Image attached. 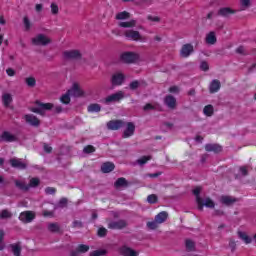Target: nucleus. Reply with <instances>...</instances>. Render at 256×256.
<instances>
[{"mask_svg": "<svg viewBox=\"0 0 256 256\" xmlns=\"http://www.w3.org/2000/svg\"><path fill=\"white\" fill-rule=\"evenodd\" d=\"M220 201L223 205H227L229 207L230 205L237 203V198L232 196H221Z\"/></svg>", "mask_w": 256, "mask_h": 256, "instance_id": "24", "label": "nucleus"}, {"mask_svg": "<svg viewBox=\"0 0 256 256\" xmlns=\"http://www.w3.org/2000/svg\"><path fill=\"white\" fill-rule=\"evenodd\" d=\"M68 200L67 198H61L58 202V207L63 209V207H67Z\"/></svg>", "mask_w": 256, "mask_h": 256, "instance_id": "56", "label": "nucleus"}, {"mask_svg": "<svg viewBox=\"0 0 256 256\" xmlns=\"http://www.w3.org/2000/svg\"><path fill=\"white\" fill-rule=\"evenodd\" d=\"M147 19H148V21H153L154 23H159L161 21L160 17L152 16V15H148Z\"/></svg>", "mask_w": 256, "mask_h": 256, "instance_id": "59", "label": "nucleus"}, {"mask_svg": "<svg viewBox=\"0 0 256 256\" xmlns=\"http://www.w3.org/2000/svg\"><path fill=\"white\" fill-rule=\"evenodd\" d=\"M147 201L150 203V205H155V203L159 202V197H157L156 194L148 195Z\"/></svg>", "mask_w": 256, "mask_h": 256, "instance_id": "42", "label": "nucleus"}, {"mask_svg": "<svg viewBox=\"0 0 256 256\" xmlns=\"http://www.w3.org/2000/svg\"><path fill=\"white\" fill-rule=\"evenodd\" d=\"M193 195H195L196 197V203L198 204V210L199 211H203V204L201 203V187H196L193 191H192Z\"/></svg>", "mask_w": 256, "mask_h": 256, "instance_id": "19", "label": "nucleus"}, {"mask_svg": "<svg viewBox=\"0 0 256 256\" xmlns=\"http://www.w3.org/2000/svg\"><path fill=\"white\" fill-rule=\"evenodd\" d=\"M144 111H155V106H153L150 103H147L144 107H143Z\"/></svg>", "mask_w": 256, "mask_h": 256, "instance_id": "61", "label": "nucleus"}, {"mask_svg": "<svg viewBox=\"0 0 256 256\" xmlns=\"http://www.w3.org/2000/svg\"><path fill=\"white\" fill-rule=\"evenodd\" d=\"M12 214L8 210H2L0 213V219H11Z\"/></svg>", "mask_w": 256, "mask_h": 256, "instance_id": "49", "label": "nucleus"}, {"mask_svg": "<svg viewBox=\"0 0 256 256\" xmlns=\"http://www.w3.org/2000/svg\"><path fill=\"white\" fill-rule=\"evenodd\" d=\"M87 110H88V113H99V111H101V105L97 103L90 104Z\"/></svg>", "mask_w": 256, "mask_h": 256, "instance_id": "33", "label": "nucleus"}, {"mask_svg": "<svg viewBox=\"0 0 256 256\" xmlns=\"http://www.w3.org/2000/svg\"><path fill=\"white\" fill-rule=\"evenodd\" d=\"M24 119L28 125H31V127H39L41 125V120L33 114L24 115Z\"/></svg>", "mask_w": 256, "mask_h": 256, "instance_id": "11", "label": "nucleus"}, {"mask_svg": "<svg viewBox=\"0 0 256 256\" xmlns=\"http://www.w3.org/2000/svg\"><path fill=\"white\" fill-rule=\"evenodd\" d=\"M14 183L17 189H19L20 191H29V186L25 182L20 180H15Z\"/></svg>", "mask_w": 256, "mask_h": 256, "instance_id": "30", "label": "nucleus"}, {"mask_svg": "<svg viewBox=\"0 0 256 256\" xmlns=\"http://www.w3.org/2000/svg\"><path fill=\"white\" fill-rule=\"evenodd\" d=\"M83 153H86V155H90V153H95V147L93 145H87L84 147Z\"/></svg>", "mask_w": 256, "mask_h": 256, "instance_id": "47", "label": "nucleus"}, {"mask_svg": "<svg viewBox=\"0 0 256 256\" xmlns=\"http://www.w3.org/2000/svg\"><path fill=\"white\" fill-rule=\"evenodd\" d=\"M122 99H125V93L123 91H118L114 94L109 95L105 98V103H119Z\"/></svg>", "mask_w": 256, "mask_h": 256, "instance_id": "6", "label": "nucleus"}, {"mask_svg": "<svg viewBox=\"0 0 256 256\" xmlns=\"http://www.w3.org/2000/svg\"><path fill=\"white\" fill-rule=\"evenodd\" d=\"M169 93H175V94L179 93V87H177V86L170 87Z\"/></svg>", "mask_w": 256, "mask_h": 256, "instance_id": "64", "label": "nucleus"}, {"mask_svg": "<svg viewBox=\"0 0 256 256\" xmlns=\"http://www.w3.org/2000/svg\"><path fill=\"white\" fill-rule=\"evenodd\" d=\"M60 101L64 105H69V103H71V94L69 93V90L60 97Z\"/></svg>", "mask_w": 256, "mask_h": 256, "instance_id": "37", "label": "nucleus"}, {"mask_svg": "<svg viewBox=\"0 0 256 256\" xmlns=\"http://www.w3.org/2000/svg\"><path fill=\"white\" fill-rule=\"evenodd\" d=\"M205 151L208 153H221V151H223V146L219 144H206Z\"/></svg>", "mask_w": 256, "mask_h": 256, "instance_id": "17", "label": "nucleus"}, {"mask_svg": "<svg viewBox=\"0 0 256 256\" xmlns=\"http://www.w3.org/2000/svg\"><path fill=\"white\" fill-rule=\"evenodd\" d=\"M135 135V124L133 122H128L126 124V129L123 132L124 139H127L128 137H133Z\"/></svg>", "mask_w": 256, "mask_h": 256, "instance_id": "15", "label": "nucleus"}, {"mask_svg": "<svg viewBox=\"0 0 256 256\" xmlns=\"http://www.w3.org/2000/svg\"><path fill=\"white\" fill-rule=\"evenodd\" d=\"M127 227V220H111L108 222V229L112 230H118L121 231V229H125Z\"/></svg>", "mask_w": 256, "mask_h": 256, "instance_id": "5", "label": "nucleus"}, {"mask_svg": "<svg viewBox=\"0 0 256 256\" xmlns=\"http://www.w3.org/2000/svg\"><path fill=\"white\" fill-rule=\"evenodd\" d=\"M129 17H131V14L127 11H123V12L116 14V19L118 21H123L125 19H129Z\"/></svg>", "mask_w": 256, "mask_h": 256, "instance_id": "38", "label": "nucleus"}, {"mask_svg": "<svg viewBox=\"0 0 256 256\" xmlns=\"http://www.w3.org/2000/svg\"><path fill=\"white\" fill-rule=\"evenodd\" d=\"M35 104L38 106L30 108V111L32 113H37L38 115H45V111H51L53 109L54 105L53 103H43L39 100H36Z\"/></svg>", "mask_w": 256, "mask_h": 256, "instance_id": "1", "label": "nucleus"}, {"mask_svg": "<svg viewBox=\"0 0 256 256\" xmlns=\"http://www.w3.org/2000/svg\"><path fill=\"white\" fill-rule=\"evenodd\" d=\"M2 102L4 107H9V105H11V103L13 102V97L11 96V94L5 93L2 96Z\"/></svg>", "mask_w": 256, "mask_h": 256, "instance_id": "29", "label": "nucleus"}, {"mask_svg": "<svg viewBox=\"0 0 256 256\" xmlns=\"http://www.w3.org/2000/svg\"><path fill=\"white\" fill-rule=\"evenodd\" d=\"M234 13H236V11L230 7H224L218 10V15L220 17H229L230 15H234Z\"/></svg>", "mask_w": 256, "mask_h": 256, "instance_id": "22", "label": "nucleus"}, {"mask_svg": "<svg viewBox=\"0 0 256 256\" xmlns=\"http://www.w3.org/2000/svg\"><path fill=\"white\" fill-rule=\"evenodd\" d=\"M50 7L52 15H57L59 13V6L57 4L52 3Z\"/></svg>", "mask_w": 256, "mask_h": 256, "instance_id": "55", "label": "nucleus"}, {"mask_svg": "<svg viewBox=\"0 0 256 256\" xmlns=\"http://www.w3.org/2000/svg\"><path fill=\"white\" fill-rule=\"evenodd\" d=\"M9 164L13 169H19L20 171L27 169V163L21 161L19 158H11Z\"/></svg>", "mask_w": 256, "mask_h": 256, "instance_id": "10", "label": "nucleus"}, {"mask_svg": "<svg viewBox=\"0 0 256 256\" xmlns=\"http://www.w3.org/2000/svg\"><path fill=\"white\" fill-rule=\"evenodd\" d=\"M98 237H107V229L105 227H101L97 232Z\"/></svg>", "mask_w": 256, "mask_h": 256, "instance_id": "52", "label": "nucleus"}, {"mask_svg": "<svg viewBox=\"0 0 256 256\" xmlns=\"http://www.w3.org/2000/svg\"><path fill=\"white\" fill-rule=\"evenodd\" d=\"M114 186L116 187V189H119V187H129V182L127 181V179L121 177L115 181Z\"/></svg>", "mask_w": 256, "mask_h": 256, "instance_id": "28", "label": "nucleus"}, {"mask_svg": "<svg viewBox=\"0 0 256 256\" xmlns=\"http://www.w3.org/2000/svg\"><path fill=\"white\" fill-rule=\"evenodd\" d=\"M35 219V213L31 211H24L19 215V220L22 221V223H31Z\"/></svg>", "mask_w": 256, "mask_h": 256, "instance_id": "13", "label": "nucleus"}, {"mask_svg": "<svg viewBox=\"0 0 256 256\" xmlns=\"http://www.w3.org/2000/svg\"><path fill=\"white\" fill-rule=\"evenodd\" d=\"M203 113L204 115H206V117H213V113H214L213 105L211 104L206 105L203 109Z\"/></svg>", "mask_w": 256, "mask_h": 256, "instance_id": "34", "label": "nucleus"}, {"mask_svg": "<svg viewBox=\"0 0 256 256\" xmlns=\"http://www.w3.org/2000/svg\"><path fill=\"white\" fill-rule=\"evenodd\" d=\"M0 140L4 143H13L17 141V137L9 131H4L0 136Z\"/></svg>", "mask_w": 256, "mask_h": 256, "instance_id": "16", "label": "nucleus"}, {"mask_svg": "<svg viewBox=\"0 0 256 256\" xmlns=\"http://www.w3.org/2000/svg\"><path fill=\"white\" fill-rule=\"evenodd\" d=\"M206 43H208V45H215V43H217V36L214 31L208 33L206 36Z\"/></svg>", "mask_w": 256, "mask_h": 256, "instance_id": "27", "label": "nucleus"}, {"mask_svg": "<svg viewBox=\"0 0 256 256\" xmlns=\"http://www.w3.org/2000/svg\"><path fill=\"white\" fill-rule=\"evenodd\" d=\"M10 249L14 256H21V251H23V248L21 247V242L10 244Z\"/></svg>", "mask_w": 256, "mask_h": 256, "instance_id": "23", "label": "nucleus"}, {"mask_svg": "<svg viewBox=\"0 0 256 256\" xmlns=\"http://www.w3.org/2000/svg\"><path fill=\"white\" fill-rule=\"evenodd\" d=\"M229 247H230L232 253H234L235 249H237V243L232 238H230Z\"/></svg>", "mask_w": 256, "mask_h": 256, "instance_id": "58", "label": "nucleus"}, {"mask_svg": "<svg viewBox=\"0 0 256 256\" xmlns=\"http://www.w3.org/2000/svg\"><path fill=\"white\" fill-rule=\"evenodd\" d=\"M40 183L41 180H39V178H31L28 187L29 189H31V187H39Z\"/></svg>", "mask_w": 256, "mask_h": 256, "instance_id": "43", "label": "nucleus"}, {"mask_svg": "<svg viewBox=\"0 0 256 256\" xmlns=\"http://www.w3.org/2000/svg\"><path fill=\"white\" fill-rule=\"evenodd\" d=\"M186 251H195V242L190 239H187L185 242Z\"/></svg>", "mask_w": 256, "mask_h": 256, "instance_id": "41", "label": "nucleus"}, {"mask_svg": "<svg viewBox=\"0 0 256 256\" xmlns=\"http://www.w3.org/2000/svg\"><path fill=\"white\" fill-rule=\"evenodd\" d=\"M120 253L123 256H139V252L133 250L132 248H129L127 246H122L120 248Z\"/></svg>", "mask_w": 256, "mask_h": 256, "instance_id": "20", "label": "nucleus"}, {"mask_svg": "<svg viewBox=\"0 0 256 256\" xmlns=\"http://www.w3.org/2000/svg\"><path fill=\"white\" fill-rule=\"evenodd\" d=\"M23 23L25 26V31H29V29H31V21L29 20V17L25 16L23 19Z\"/></svg>", "mask_w": 256, "mask_h": 256, "instance_id": "51", "label": "nucleus"}, {"mask_svg": "<svg viewBox=\"0 0 256 256\" xmlns=\"http://www.w3.org/2000/svg\"><path fill=\"white\" fill-rule=\"evenodd\" d=\"M236 53L238 55H245V47L243 45L239 46L237 49H236Z\"/></svg>", "mask_w": 256, "mask_h": 256, "instance_id": "62", "label": "nucleus"}, {"mask_svg": "<svg viewBox=\"0 0 256 256\" xmlns=\"http://www.w3.org/2000/svg\"><path fill=\"white\" fill-rule=\"evenodd\" d=\"M106 255H107V250L105 249L96 250L90 253V256H106Z\"/></svg>", "mask_w": 256, "mask_h": 256, "instance_id": "44", "label": "nucleus"}, {"mask_svg": "<svg viewBox=\"0 0 256 256\" xmlns=\"http://www.w3.org/2000/svg\"><path fill=\"white\" fill-rule=\"evenodd\" d=\"M77 249L80 253H87V251H89V245L80 244Z\"/></svg>", "mask_w": 256, "mask_h": 256, "instance_id": "50", "label": "nucleus"}, {"mask_svg": "<svg viewBox=\"0 0 256 256\" xmlns=\"http://www.w3.org/2000/svg\"><path fill=\"white\" fill-rule=\"evenodd\" d=\"M238 237L244 241V243H246V245H249V243H251V241H253L251 239V237H249V235H247V233L242 232V231H238Z\"/></svg>", "mask_w": 256, "mask_h": 256, "instance_id": "31", "label": "nucleus"}, {"mask_svg": "<svg viewBox=\"0 0 256 256\" xmlns=\"http://www.w3.org/2000/svg\"><path fill=\"white\" fill-rule=\"evenodd\" d=\"M56 191L57 190L55 188H53V187H47L45 189L46 195H55Z\"/></svg>", "mask_w": 256, "mask_h": 256, "instance_id": "60", "label": "nucleus"}, {"mask_svg": "<svg viewBox=\"0 0 256 256\" xmlns=\"http://www.w3.org/2000/svg\"><path fill=\"white\" fill-rule=\"evenodd\" d=\"M221 89V81L213 80L209 85L210 93H217Z\"/></svg>", "mask_w": 256, "mask_h": 256, "instance_id": "25", "label": "nucleus"}, {"mask_svg": "<svg viewBox=\"0 0 256 256\" xmlns=\"http://www.w3.org/2000/svg\"><path fill=\"white\" fill-rule=\"evenodd\" d=\"M68 93L71 97H82L83 95V92L77 83L73 84L72 88L68 90Z\"/></svg>", "mask_w": 256, "mask_h": 256, "instance_id": "18", "label": "nucleus"}, {"mask_svg": "<svg viewBox=\"0 0 256 256\" xmlns=\"http://www.w3.org/2000/svg\"><path fill=\"white\" fill-rule=\"evenodd\" d=\"M240 5L242 7V11H245V9H249V7H251V0H240Z\"/></svg>", "mask_w": 256, "mask_h": 256, "instance_id": "46", "label": "nucleus"}, {"mask_svg": "<svg viewBox=\"0 0 256 256\" xmlns=\"http://www.w3.org/2000/svg\"><path fill=\"white\" fill-rule=\"evenodd\" d=\"M110 82H111L112 87L121 86L123 83H125V74H123V73L113 74Z\"/></svg>", "mask_w": 256, "mask_h": 256, "instance_id": "7", "label": "nucleus"}, {"mask_svg": "<svg viewBox=\"0 0 256 256\" xmlns=\"http://www.w3.org/2000/svg\"><path fill=\"white\" fill-rule=\"evenodd\" d=\"M151 158H152L151 156H142L137 160V163L143 166L145 165V163H147V161H151Z\"/></svg>", "mask_w": 256, "mask_h": 256, "instance_id": "48", "label": "nucleus"}, {"mask_svg": "<svg viewBox=\"0 0 256 256\" xmlns=\"http://www.w3.org/2000/svg\"><path fill=\"white\" fill-rule=\"evenodd\" d=\"M122 127H125V122L123 120H110L107 123V129L110 131H119Z\"/></svg>", "mask_w": 256, "mask_h": 256, "instance_id": "8", "label": "nucleus"}, {"mask_svg": "<svg viewBox=\"0 0 256 256\" xmlns=\"http://www.w3.org/2000/svg\"><path fill=\"white\" fill-rule=\"evenodd\" d=\"M101 171L102 173H111L115 171V164L113 162H104L101 165Z\"/></svg>", "mask_w": 256, "mask_h": 256, "instance_id": "21", "label": "nucleus"}, {"mask_svg": "<svg viewBox=\"0 0 256 256\" xmlns=\"http://www.w3.org/2000/svg\"><path fill=\"white\" fill-rule=\"evenodd\" d=\"M72 227L74 228V229H83V222H81V221H79V220H75V221H73V223H72Z\"/></svg>", "mask_w": 256, "mask_h": 256, "instance_id": "54", "label": "nucleus"}, {"mask_svg": "<svg viewBox=\"0 0 256 256\" xmlns=\"http://www.w3.org/2000/svg\"><path fill=\"white\" fill-rule=\"evenodd\" d=\"M138 59H139V54L135 52H123L122 54H120L121 63H125L126 65L137 63Z\"/></svg>", "mask_w": 256, "mask_h": 256, "instance_id": "2", "label": "nucleus"}, {"mask_svg": "<svg viewBox=\"0 0 256 256\" xmlns=\"http://www.w3.org/2000/svg\"><path fill=\"white\" fill-rule=\"evenodd\" d=\"M167 217H169V213L162 211L155 216V221L156 223H165Z\"/></svg>", "mask_w": 256, "mask_h": 256, "instance_id": "26", "label": "nucleus"}, {"mask_svg": "<svg viewBox=\"0 0 256 256\" xmlns=\"http://www.w3.org/2000/svg\"><path fill=\"white\" fill-rule=\"evenodd\" d=\"M239 171L242 177H247V175H249V170H247V166H240Z\"/></svg>", "mask_w": 256, "mask_h": 256, "instance_id": "53", "label": "nucleus"}, {"mask_svg": "<svg viewBox=\"0 0 256 256\" xmlns=\"http://www.w3.org/2000/svg\"><path fill=\"white\" fill-rule=\"evenodd\" d=\"M124 35L127 39H130V41H141V33H139V31L127 30Z\"/></svg>", "mask_w": 256, "mask_h": 256, "instance_id": "14", "label": "nucleus"}, {"mask_svg": "<svg viewBox=\"0 0 256 256\" xmlns=\"http://www.w3.org/2000/svg\"><path fill=\"white\" fill-rule=\"evenodd\" d=\"M201 204H202V211H203V207H208V209L215 208V202H213V200H211V198H206L205 202H203V199H202Z\"/></svg>", "mask_w": 256, "mask_h": 256, "instance_id": "32", "label": "nucleus"}, {"mask_svg": "<svg viewBox=\"0 0 256 256\" xmlns=\"http://www.w3.org/2000/svg\"><path fill=\"white\" fill-rule=\"evenodd\" d=\"M200 69L201 71H209V63H207V61H202L200 63Z\"/></svg>", "mask_w": 256, "mask_h": 256, "instance_id": "57", "label": "nucleus"}, {"mask_svg": "<svg viewBox=\"0 0 256 256\" xmlns=\"http://www.w3.org/2000/svg\"><path fill=\"white\" fill-rule=\"evenodd\" d=\"M158 223L159 222L154 220V221L147 222L146 225H147L148 229H150L151 231H155V229H157L159 227Z\"/></svg>", "mask_w": 256, "mask_h": 256, "instance_id": "45", "label": "nucleus"}, {"mask_svg": "<svg viewBox=\"0 0 256 256\" xmlns=\"http://www.w3.org/2000/svg\"><path fill=\"white\" fill-rule=\"evenodd\" d=\"M136 25H137L136 20H131V21H128V22H120L119 23V27H123L124 29L135 27Z\"/></svg>", "mask_w": 256, "mask_h": 256, "instance_id": "36", "label": "nucleus"}, {"mask_svg": "<svg viewBox=\"0 0 256 256\" xmlns=\"http://www.w3.org/2000/svg\"><path fill=\"white\" fill-rule=\"evenodd\" d=\"M43 149L45 153H53V147L49 146L48 144H44Z\"/></svg>", "mask_w": 256, "mask_h": 256, "instance_id": "63", "label": "nucleus"}, {"mask_svg": "<svg viewBox=\"0 0 256 256\" xmlns=\"http://www.w3.org/2000/svg\"><path fill=\"white\" fill-rule=\"evenodd\" d=\"M195 52L191 43L184 44L180 50V57L187 59L192 53Z\"/></svg>", "mask_w": 256, "mask_h": 256, "instance_id": "9", "label": "nucleus"}, {"mask_svg": "<svg viewBox=\"0 0 256 256\" xmlns=\"http://www.w3.org/2000/svg\"><path fill=\"white\" fill-rule=\"evenodd\" d=\"M83 57L79 50H66L63 52V59L65 61H79Z\"/></svg>", "mask_w": 256, "mask_h": 256, "instance_id": "3", "label": "nucleus"}, {"mask_svg": "<svg viewBox=\"0 0 256 256\" xmlns=\"http://www.w3.org/2000/svg\"><path fill=\"white\" fill-rule=\"evenodd\" d=\"M32 43L37 47H47L51 44V38L47 37L45 34H38L36 37L32 38Z\"/></svg>", "mask_w": 256, "mask_h": 256, "instance_id": "4", "label": "nucleus"}, {"mask_svg": "<svg viewBox=\"0 0 256 256\" xmlns=\"http://www.w3.org/2000/svg\"><path fill=\"white\" fill-rule=\"evenodd\" d=\"M140 86H141V82H139V80H134V81L130 82L129 90L137 91V89H139Z\"/></svg>", "mask_w": 256, "mask_h": 256, "instance_id": "39", "label": "nucleus"}, {"mask_svg": "<svg viewBox=\"0 0 256 256\" xmlns=\"http://www.w3.org/2000/svg\"><path fill=\"white\" fill-rule=\"evenodd\" d=\"M48 231H50V233H59V231H61V227L58 223H50L48 224Z\"/></svg>", "mask_w": 256, "mask_h": 256, "instance_id": "35", "label": "nucleus"}, {"mask_svg": "<svg viewBox=\"0 0 256 256\" xmlns=\"http://www.w3.org/2000/svg\"><path fill=\"white\" fill-rule=\"evenodd\" d=\"M25 83L28 87H35L37 85V80L35 79V77H28L25 79Z\"/></svg>", "mask_w": 256, "mask_h": 256, "instance_id": "40", "label": "nucleus"}, {"mask_svg": "<svg viewBox=\"0 0 256 256\" xmlns=\"http://www.w3.org/2000/svg\"><path fill=\"white\" fill-rule=\"evenodd\" d=\"M164 104L168 109H177V98L173 95H166L164 98Z\"/></svg>", "mask_w": 256, "mask_h": 256, "instance_id": "12", "label": "nucleus"}]
</instances>
